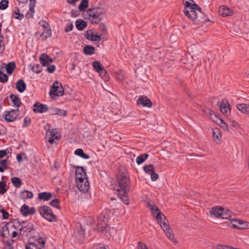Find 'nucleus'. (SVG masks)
Returning <instances> with one entry per match:
<instances>
[{
	"instance_id": "1",
	"label": "nucleus",
	"mask_w": 249,
	"mask_h": 249,
	"mask_svg": "<svg viewBox=\"0 0 249 249\" xmlns=\"http://www.w3.org/2000/svg\"><path fill=\"white\" fill-rule=\"evenodd\" d=\"M117 183L119 188L115 189L116 191L122 192L119 193L118 195L122 201L126 205L129 204L127 193L130 190V179L127 172L120 173L117 177Z\"/></svg>"
},
{
	"instance_id": "2",
	"label": "nucleus",
	"mask_w": 249,
	"mask_h": 249,
	"mask_svg": "<svg viewBox=\"0 0 249 249\" xmlns=\"http://www.w3.org/2000/svg\"><path fill=\"white\" fill-rule=\"evenodd\" d=\"M184 5L183 12L185 15L193 21L197 20L198 18V14L202 13L200 7L196 4H192L189 1H186Z\"/></svg>"
},
{
	"instance_id": "3",
	"label": "nucleus",
	"mask_w": 249,
	"mask_h": 249,
	"mask_svg": "<svg viewBox=\"0 0 249 249\" xmlns=\"http://www.w3.org/2000/svg\"><path fill=\"white\" fill-rule=\"evenodd\" d=\"M19 228L18 219H15L13 221L6 223L1 229V234L3 237H8L12 236L13 238L16 237L18 233L16 232L17 229Z\"/></svg>"
},
{
	"instance_id": "4",
	"label": "nucleus",
	"mask_w": 249,
	"mask_h": 249,
	"mask_svg": "<svg viewBox=\"0 0 249 249\" xmlns=\"http://www.w3.org/2000/svg\"><path fill=\"white\" fill-rule=\"evenodd\" d=\"M89 15V18L92 23H98L104 18L105 11V10L100 7H96L89 9L87 11Z\"/></svg>"
},
{
	"instance_id": "5",
	"label": "nucleus",
	"mask_w": 249,
	"mask_h": 249,
	"mask_svg": "<svg viewBox=\"0 0 249 249\" xmlns=\"http://www.w3.org/2000/svg\"><path fill=\"white\" fill-rule=\"evenodd\" d=\"M39 214L49 222H55L57 218L53 212L50 207L47 205H43L38 208Z\"/></svg>"
},
{
	"instance_id": "6",
	"label": "nucleus",
	"mask_w": 249,
	"mask_h": 249,
	"mask_svg": "<svg viewBox=\"0 0 249 249\" xmlns=\"http://www.w3.org/2000/svg\"><path fill=\"white\" fill-rule=\"evenodd\" d=\"M18 223L19 228L17 229L20 231L19 235L28 236V233L34 229L33 224L29 221H23L21 222L18 219Z\"/></svg>"
},
{
	"instance_id": "7",
	"label": "nucleus",
	"mask_w": 249,
	"mask_h": 249,
	"mask_svg": "<svg viewBox=\"0 0 249 249\" xmlns=\"http://www.w3.org/2000/svg\"><path fill=\"white\" fill-rule=\"evenodd\" d=\"M64 94V89L61 83L55 81L53 84L49 92L50 96H62Z\"/></svg>"
},
{
	"instance_id": "8",
	"label": "nucleus",
	"mask_w": 249,
	"mask_h": 249,
	"mask_svg": "<svg viewBox=\"0 0 249 249\" xmlns=\"http://www.w3.org/2000/svg\"><path fill=\"white\" fill-rule=\"evenodd\" d=\"M18 109L16 110L12 109L10 111H6L4 112L3 118L8 122H12L15 121L18 116Z\"/></svg>"
},
{
	"instance_id": "9",
	"label": "nucleus",
	"mask_w": 249,
	"mask_h": 249,
	"mask_svg": "<svg viewBox=\"0 0 249 249\" xmlns=\"http://www.w3.org/2000/svg\"><path fill=\"white\" fill-rule=\"evenodd\" d=\"M233 228L237 229H249V222H245L239 219L231 220Z\"/></svg>"
},
{
	"instance_id": "10",
	"label": "nucleus",
	"mask_w": 249,
	"mask_h": 249,
	"mask_svg": "<svg viewBox=\"0 0 249 249\" xmlns=\"http://www.w3.org/2000/svg\"><path fill=\"white\" fill-rule=\"evenodd\" d=\"M76 183L77 188L80 192L85 193L89 190V185L88 178L77 181Z\"/></svg>"
},
{
	"instance_id": "11",
	"label": "nucleus",
	"mask_w": 249,
	"mask_h": 249,
	"mask_svg": "<svg viewBox=\"0 0 249 249\" xmlns=\"http://www.w3.org/2000/svg\"><path fill=\"white\" fill-rule=\"evenodd\" d=\"M156 218L162 229L167 228L169 226L167 219L161 212L157 214Z\"/></svg>"
},
{
	"instance_id": "12",
	"label": "nucleus",
	"mask_w": 249,
	"mask_h": 249,
	"mask_svg": "<svg viewBox=\"0 0 249 249\" xmlns=\"http://www.w3.org/2000/svg\"><path fill=\"white\" fill-rule=\"evenodd\" d=\"M87 178L88 177L84 168L81 166L77 167L75 170L76 182Z\"/></svg>"
},
{
	"instance_id": "13",
	"label": "nucleus",
	"mask_w": 249,
	"mask_h": 249,
	"mask_svg": "<svg viewBox=\"0 0 249 249\" xmlns=\"http://www.w3.org/2000/svg\"><path fill=\"white\" fill-rule=\"evenodd\" d=\"M138 105H141L142 107H152V103L151 101L145 96H141L137 100Z\"/></svg>"
},
{
	"instance_id": "14",
	"label": "nucleus",
	"mask_w": 249,
	"mask_h": 249,
	"mask_svg": "<svg viewBox=\"0 0 249 249\" xmlns=\"http://www.w3.org/2000/svg\"><path fill=\"white\" fill-rule=\"evenodd\" d=\"M20 213L25 216L28 215L35 214L36 210L34 207L30 208L28 206L24 204L20 208Z\"/></svg>"
},
{
	"instance_id": "15",
	"label": "nucleus",
	"mask_w": 249,
	"mask_h": 249,
	"mask_svg": "<svg viewBox=\"0 0 249 249\" xmlns=\"http://www.w3.org/2000/svg\"><path fill=\"white\" fill-rule=\"evenodd\" d=\"M48 109L47 105L36 102L34 105L33 111L36 113H43L46 112Z\"/></svg>"
},
{
	"instance_id": "16",
	"label": "nucleus",
	"mask_w": 249,
	"mask_h": 249,
	"mask_svg": "<svg viewBox=\"0 0 249 249\" xmlns=\"http://www.w3.org/2000/svg\"><path fill=\"white\" fill-rule=\"evenodd\" d=\"M57 134L56 129H52L46 133V137H49L48 141L51 144H53L55 139H59L58 137L56 136Z\"/></svg>"
},
{
	"instance_id": "17",
	"label": "nucleus",
	"mask_w": 249,
	"mask_h": 249,
	"mask_svg": "<svg viewBox=\"0 0 249 249\" xmlns=\"http://www.w3.org/2000/svg\"><path fill=\"white\" fill-rule=\"evenodd\" d=\"M86 38L91 41L100 42L101 41V36L98 35L94 34L91 30H89L87 31L85 35Z\"/></svg>"
},
{
	"instance_id": "18",
	"label": "nucleus",
	"mask_w": 249,
	"mask_h": 249,
	"mask_svg": "<svg viewBox=\"0 0 249 249\" xmlns=\"http://www.w3.org/2000/svg\"><path fill=\"white\" fill-rule=\"evenodd\" d=\"M40 63L44 66H48L53 61L52 58L46 53H42L39 57Z\"/></svg>"
},
{
	"instance_id": "19",
	"label": "nucleus",
	"mask_w": 249,
	"mask_h": 249,
	"mask_svg": "<svg viewBox=\"0 0 249 249\" xmlns=\"http://www.w3.org/2000/svg\"><path fill=\"white\" fill-rule=\"evenodd\" d=\"M230 107V106L227 101H222L220 105V109L223 114L228 115L231 112Z\"/></svg>"
},
{
	"instance_id": "20",
	"label": "nucleus",
	"mask_w": 249,
	"mask_h": 249,
	"mask_svg": "<svg viewBox=\"0 0 249 249\" xmlns=\"http://www.w3.org/2000/svg\"><path fill=\"white\" fill-rule=\"evenodd\" d=\"M218 13L223 17H227L232 14V10L225 6H222L218 8Z\"/></svg>"
},
{
	"instance_id": "21",
	"label": "nucleus",
	"mask_w": 249,
	"mask_h": 249,
	"mask_svg": "<svg viewBox=\"0 0 249 249\" xmlns=\"http://www.w3.org/2000/svg\"><path fill=\"white\" fill-rule=\"evenodd\" d=\"M237 109L242 113L249 115V104H238L236 106Z\"/></svg>"
},
{
	"instance_id": "22",
	"label": "nucleus",
	"mask_w": 249,
	"mask_h": 249,
	"mask_svg": "<svg viewBox=\"0 0 249 249\" xmlns=\"http://www.w3.org/2000/svg\"><path fill=\"white\" fill-rule=\"evenodd\" d=\"M223 209V208L214 207L210 210V213L212 215H213L215 217L220 218Z\"/></svg>"
},
{
	"instance_id": "23",
	"label": "nucleus",
	"mask_w": 249,
	"mask_h": 249,
	"mask_svg": "<svg viewBox=\"0 0 249 249\" xmlns=\"http://www.w3.org/2000/svg\"><path fill=\"white\" fill-rule=\"evenodd\" d=\"M26 85L22 79H20L17 82L16 88L19 92H23L26 89Z\"/></svg>"
},
{
	"instance_id": "24",
	"label": "nucleus",
	"mask_w": 249,
	"mask_h": 249,
	"mask_svg": "<svg viewBox=\"0 0 249 249\" xmlns=\"http://www.w3.org/2000/svg\"><path fill=\"white\" fill-rule=\"evenodd\" d=\"M53 196L51 193L49 192H42L38 194V198L39 199H42L45 201H47L51 199L53 197Z\"/></svg>"
},
{
	"instance_id": "25",
	"label": "nucleus",
	"mask_w": 249,
	"mask_h": 249,
	"mask_svg": "<svg viewBox=\"0 0 249 249\" xmlns=\"http://www.w3.org/2000/svg\"><path fill=\"white\" fill-rule=\"evenodd\" d=\"M203 112L208 117H210L211 119H212L213 122H217V121H215V119L217 118V116L216 114H214L213 111L209 109L206 108L203 110Z\"/></svg>"
},
{
	"instance_id": "26",
	"label": "nucleus",
	"mask_w": 249,
	"mask_h": 249,
	"mask_svg": "<svg viewBox=\"0 0 249 249\" xmlns=\"http://www.w3.org/2000/svg\"><path fill=\"white\" fill-rule=\"evenodd\" d=\"M75 25L78 30L82 31L86 27L87 24L84 20L78 19L76 21Z\"/></svg>"
},
{
	"instance_id": "27",
	"label": "nucleus",
	"mask_w": 249,
	"mask_h": 249,
	"mask_svg": "<svg viewBox=\"0 0 249 249\" xmlns=\"http://www.w3.org/2000/svg\"><path fill=\"white\" fill-rule=\"evenodd\" d=\"M10 98L11 99L13 105L16 107H19L21 104V102L20 101L19 97L14 94H11L10 96Z\"/></svg>"
},
{
	"instance_id": "28",
	"label": "nucleus",
	"mask_w": 249,
	"mask_h": 249,
	"mask_svg": "<svg viewBox=\"0 0 249 249\" xmlns=\"http://www.w3.org/2000/svg\"><path fill=\"white\" fill-rule=\"evenodd\" d=\"M33 197V194L31 191H23L20 193V198L23 199L32 198Z\"/></svg>"
},
{
	"instance_id": "29",
	"label": "nucleus",
	"mask_w": 249,
	"mask_h": 249,
	"mask_svg": "<svg viewBox=\"0 0 249 249\" xmlns=\"http://www.w3.org/2000/svg\"><path fill=\"white\" fill-rule=\"evenodd\" d=\"M5 68L7 73L11 74L16 68L15 63L14 62H9L6 65Z\"/></svg>"
},
{
	"instance_id": "30",
	"label": "nucleus",
	"mask_w": 249,
	"mask_h": 249,
	"mask_svg": "<svg viewBox=\"0 0 249 249\" xmlns=\"http://www.w3.org/2000/svg\"><path fill=\"white\" fill-rule=\"evenodd\" d=\"M215 121H217V122H216L217 124H219L220 127L222 128L224 130L229 131V127L228 126V124L225 123V122L220 118H218L217 117V119H215Z\"/></svg>"
},
{
	"instance_id": "31",
	"label": "nucleus",
	"mask_w": 249,
	"mask_h": 249,
	"mask_svg": "<svg viewBox=\"0 0 249 249\" xmlns=\"http://www.w3.org/2000/svg\"><path fill=\"white\" fill-rule=\"evenodd\" d=\"M148 154L144 153L141 154L136 158V162L138 164H141L143 163L148 157Z\"/></svg>"
},
{
	"instance_id": "32",
	"label": "nucleus",
	"mask_w": 249,
	"mask_h": 249,
	"mask_svg": "<svg viewBox=\"0 0 249 249\" xmlns=\"http://www.w3.org/2000/svg\"><path fill=\"white\" fill-rule=\"evenodd\" d=\"M143 169L146 173L149 175H151L155 170L154 165L151 164L144 165Z\"/></svg>"
},
{
	"instance_id": "33",
	"label": "nucleus",
	"mask_w": 249,
	"mask_h": 249,
	"mask_svg": "<svg viewBox=\"0 0 249 249\" xmlns=\"http://www.w3.org/2000/svg\"><path fill=\"white\" fill-rule=\"evenodd\" d=\"M163 230L166 235V236L170 240H173L174 235L173 232L172 230L170 228V226L168 227L167 228L163 229Z\"/></svg>"
},
{
	"instance_id": "34",
	"label": "nucleus",
	"mask_w": 249,
	"mask_h": 249,
	"mask_svg": "<svg viewBox=\"0 0 249 249\" xmlns=\"http://www.w3.org/2000/svg\"><path fill=\"white\" fill-rule=\"evenodd\" d=\"M213 140L218 142L220 141L221 134L218 129H214L213 131Z\"/></svg>"
},
{
	"instance_id": "35",
	"label": "nucleus",
	"mask_w": 249,
	"mask_h": 249,
	"mask_svg": "<svg viewBox=\"0 0 249 249\" xmlns=\"http://www.w3.org/2000/svg\"><path fill=\"white\" fill-rule=\"evenodd\" d=\"M232 215V212L228 210H223V212L220 217L222 219H229Z\"/></svg>"
},
{
	"instance_id": "36",
	"label": "nucleus",
	"mask_w": 249,
	"mask_h": 249,
	"mask_svg": "<svg viewBox=\"0 0 249 249\" xmlns=\"http://www.w3.org/2000/svg\"><path fill=\"white\" fill-rule=\"evenodd\" d=\"M92 66L94 70L98 72H100V71H102V69L104 68L101 63L98 61H94L92 63Z\"/></svg>"
},
{
	"instance_id": "37",
	"label": "nucleus",
	"mask_w": 249,
	"mask_h": 249,
	"mask_svg": "<svg viewBox=\"0 0 249 249\" xmlns=\"http://www.w3.org/2000/svg\"><path fill=\"white\" fill-rule=\"evenodd\" d=\"M103 221H102V220H100L98 222V223H97V227H98V230H100V231H107L108 230H109V227H108L107 226H104L103 225Z\"/></svg>"
},
{
	"instance_id": "38",
	"label": "nucleus",
	"mask_w": 249,
	"mask_h": 249,
	"mask_svg": "<svg viewBox=\"0 0 249 249\" xmlns=\"http://www.w3.org/2000/svg\"><path fill=\"white\" fill-rule=\"evenodd\" d=\"M11 182L13 185L16 188H19L22 184L21 181L18 177H14L12 178Z\"/></svg>"
},
{
	"instance_id": "39",
	"label": "nucleus",
	"mask_w": 249,
	"mask_h": 249,
	"mask_svg": "<svg viewBox=\"0 0 249 249\" xmlns=\"http://www.w3.org/2000/svg\"><path fill=\"white\" fill-rule=\"evenodd\" d=\"M94 47L91 46L87 45L86 47H85L84 49V52L86 54L91 55L94 53Z\"/></svg>"
},
{
	"instance_id": "40",
	"label": "nucleus",
	"mask_w": 249,
	"mask_h": 249,
	"mask_svg": "<svg viewBox=\"0 0 249 249\" xmlns=\"http://www.w3.org/2000/svg\"><path fill=\"white\" fill-rule=\"evenodd\" d=\"M147 206L149 208V209L151 210L152 213L153 214H155L156 213H159V212H161L159 209L156 207L154 204H150L149 202L147 203Z\"/></svg>"
},
{
	"instance_id": "41",
	"label": "nucleus",
	"mask_w": 249,
	"mask_h": 249,
	"mask_svg": "<svg viewBox=\"0 0 249 249\" xmlns=\"http://www.w3.org/2000/svg\"><path fill=\"white\" fill-rule=\"evenodd\" d=\"M52 35L51 30L50 29H45L43 33L41 34V36L43 37L44 39H46L47 38L50 37Z\"/></svg>"
},
{
	"instance_id": "42",
	"label": "nucleus",
	"mask_w": 249,
	"mask_h": 249,
	"mask_svg": "<svg viewBox=\"0 0 249 249\" xmlns=\"http://www.w3.org/2000/svg\"><path fill=\"white\" fill-rule=\"evenodd\" d=\"M89 1L88 0H82L80 2L78 8L80 11H83L88 6Z\"/></svg>"
},
{
	"instance_id": "43",
	"label": "nucleus",
	"mask_w": 249,
	"mask_h": 249,
	"mask_svg": "<svg viewBox=\"0 0 249 249\" xmlns=\"http://www.w3.org/2000/svg\"><path fill=\"white\" fill-rule=\"evenodd\" d=\"M98 73L105 81H108L109 80V75L105 68L102 69V71H100Z\"/></svg>"
},
{
	"instance_id": "44",
	"label": "nucleus",
	"mask_w": 249,
	"mask_h": 249,
	"mask_svg": "<svg viewBox=\"0 0 249 249\" xmlns=\"http://www.w3.org/2000/svg\"><path fill=\"white\" fill-rule=\"evenodd\" d=\"M9 162L7 159L0 160V167L3 169V172L8 168Z\"/></svg>"
},
{
	"instance_id": "45",
	"label": "nucleus",
	"mask_w": 249,
	"mask_h": 249,
	"mask_svg": "<svg viewBox=\"0 0 249 249\" xmlns=\"http://www.w3.org/2000/svg\"><path fill=\"white\" fill-rule=\"evenodd\" d=\"M35 6L33 7V8H31V6H29V10L26 13L25 17L27 18H31L34 17V15L35 13Z\"/></svg>"
},
{
	"instance_id": "46",
	"label": "nucleus",
	"mask_w": 249,
	"mask_h": 249,
	"mask_svg": "<svg viewBox=\"0 0 249 249\" xmlns=\"http://www.w3.org/2000/svg\"><path fill=\"white\" fill-rule=\"evenodd\" d=\"M6 184L4 181H1L0 182V194L3 195L6 192Z\"/></svg>"
},
{
	"instance_id": "47",
	"label": "nucleus",
	"mask_w": 249,
	"mask_h": 249,
	"mask_svg": "<svg viewBox=\"0 0 249 249\" xmlns=\"http://www.w3.org/2000/svg\"><path fill=\"white\" fill-rule=\"evenodd\" d=\"M8 0H2L0 2V9L3 10L6 9L8 6Z\"/></svg>"
},
{
	"instance_id": "48",
	"label": "nucleus",
	"mask_w": 249,
	"mask_h": 249,
	"mask_svg": "<svg viewBox=\"0 0 249 249\" xmlns=\"http://www.w3.org/2000/svg\"><path fill=\"white\" fill-rule=\"evenodd\" d=\"M33 72L36 73H39L42 71L41 66L39 64H35L32 68Z\"/></svg>"
},
{
	"instance_id": "49",
	"label": "nucleus",
	"mask_w": 249,
	"mask_h": 249,
	"mask_svg": "<svg viewBox=\"0 0 249 249\" xmlns=\"http://www.w3.org/2000/svg\"><path fill=\"white\" fill-rule=\"evenodd\" d=\"M50 205L57 209H59V201L58 199L55 198L52 200L50 202Z\"/></svg>"
},
{
	"instance_id": "50",
	"label": "nucleus",
	"mask_w": 249,
	"mask_h": 249,
	"mask_svg": "<svg viewBox=\"0 0 249 249\" xmlns=\"http://www.w3.org/2000/svg\"><path fill=\"white\" fill-rule=\"evenodd\" d=\"M14 14H15L14 17L16 19L21 20L24 18V15L22 14H20V11L18 9H17L14 12Z\"/></svg>"
},
{
	"instance_id": "51",
	"label": "nucleus",
	"mask_w": 249,
	"mask_h": 249,
	"mask_svg": "<svg viewBox=\"0 0 249 249\" xmlns=\"http://www.w3.org/2000/svg\"><path fill=\"white\" fill-rule=\"evenodd\" d=\"M8 76L5 73L0 71V82L5 83L8 80Z\"/></svg>"
},
{
	"instance_id": "52",
	"label": "nucleus",
	"mask_w": 249,
	"mask_h": 249,
	"mask_svg": "<svg viewBox=\"0 0 249 249\" xmlns=\"http://www.w3.org/2000/svg\"><path fill=\"white\" fill-rule=\"evenodd\" d=\"M3 36L0 37V53H2L5 49L4 45L3 43Z\"/></svg>"
},
{
	"instance_id": "53",
	"label": "nucleus",
	"mask_w": 249,
	"mask_h": 249,
	"mask_svg": "<svg viewBox=\"0 0 249 249\" xmlns=\"http://www.w3.org/2000/svg\"><path fill=\"white\" fill-rule=\"evenodd\" d=\"M31 123V119L28 117H26L24 119L23 127L28 126Z\"/></svg>"
},
{
	"instance_id": "54",
	"label": "nucleus",
	"mask_w": 249,
	"mask_h": 249,
	"mask_svg": "<svg viewBox=\"0 0 249 249\" xmlns=\"http://www.w3.org/2000/svg\"><path fill=\"white\" fill-rule=\"evenodd\" d=\"M150 176H151V179L153 181H156L158 179V178L159 177V175L157 173H156L155 172V171H154L150 175Z\"/></svg>"
},
{
	"instance_id": "55",
	"label": "nucleus",
	"mask_w": 249,
	"mask_h": 249,
	"mask_svg": "<svg viewBox=\"0 0 249 249\" xmlns=\"http://www.w3.org/2000/svg\"><path fill=\"white\" fill-rule=\"evenodd\" d=\"M48 67L47 68V71L49 73H53V72L55 70V66L53 65H48Z\"/></svg>"
},
{
	"instance_id": "56",
	"label": "nucleus",
	"mask_w": 249,
	"mask_h": 249,
	"mask_svg": "<svg viewBox=\"0 0 249 249\" xmlns=\"http://www.w3.org/2000/svg\"><path fill=\"white\" fill-rule=\"evenodd\" d=\"M116 78L119 81H123L124 80V76L121 72H115Z\"/></svg>"
},
{
	"instance_id": "57",
	"label": "nucleus",
	"mask_w": 249,
	"mask_h": 249,
	"mask_svg": "<svg viewBox=\"0 0 249 249\" xmlns=\"http://www.w3.org/2000/svg\"><path fill=\"white\" fill-rule=\"evenodd\" d=\"M138 249H148L146 245L144 243H143L141 242H139Z\"/></svg>"
},
{
	"instance_id": "58",
	"label": "nucleus",
	"mask_w": 249,
	"mask_h": 249,
	"mask_svg": "<svg viewBox=\"0 0 249 249\" xmlns=\"http://www.w3.org/2000/svg\"><path fill=\"white\" fill-rule=\"evenodd\" d=\"M39 24L42 26L44 29L47 28L49 26L48 23L44 20H41L39 21Z\"/></svg>"
},
{
	"instance_id": "59",
	"label": "nucleus",
	"mask_w": 249,
	"mask_h": 249,
	"mask_svg": "<svg viewBox=\"0 0 249 249\" xmlns=\"http://www.w3.org/2000/svg\"><path fill=\"white\" fill-rule=\"evenodd\" d=\"M73 28V24L72 23H70L67 25V26H66V27L65 29V31L66 32H70L72 30Z\"/></svg>"
},
{
	"instance_id": "60",
	"label": "nucleus",
	"mask_w": 249,
	"mask_h": 249,
	"mask_svg": "<svg viewBox=\"0 0 249 249\" xmlns=\"http://www.w3.org/2000/svg\"><path fill=\"white\" fill-rule=\"evenodd\" d=\"M83 153H84L83 150L80 148H78V149H76L74 152V153L75 155H78L80 157H81L82 156V155L83 154Z\"/></svg>"
},
{
	"instance_id": "61",
	"label": "nucleus",
	"mask_w": 249,
	"mask_h": 249,
	"mask_svg": "<svg viewBox=\"0 0 249 249\" xmlns=\"http://www.w3.org/2000/svg\"><path fill=\"white\" fill-rule=\"evenodd\" d=\"M99 29L103 33L105 32L107 30L106 26L103 23H101L99 25Z\"/></svg>"
},
{
	"instance_id": "62",
	"label": "nucleus",
	"mask_w": 249,
	"mask_h": 249,
	"mask_svg": "<svg viewBox=\"0 0 249 249\" xmlns=\"http://www.w3.org/2000/svg\"><path fill=\"white\" fill-rule=\"evenodd\" d=\"M7 155V152L5 150H0V159L4 157Z\"/></svg>"
},
{
	"instance_id": "63",
	"label": "nucleus",
	"mask_w": 249,
	"mask_h": 249,
	"mask_svg": "<svg viewBox=\"0 0 249 249\" xmlns=\"http://www.w3.org/2000/svg\"><path fill=\"white\" fill-rule=\"evenodd\" d=\"M37 241H38V244H39L40 245L41 244V245H42L43 246H44L45 244V241L42 238H39L37 239Z\"/></svg>"
},
{
	"instance_id": "64",
	"label": "nucleus",
	"mask_w": 249,
	"mask_h": 249,
	"mask_svg": "<svg viewBox=\"0 0 249 249\" xmlns=\"http://www.w3.org/2000/svg\"><path fill=\"white\" fill-rule=\"evenodd\" d=\"M5 249H13V247L9 242H6Z\"/></svg>"
}]
</instances>
